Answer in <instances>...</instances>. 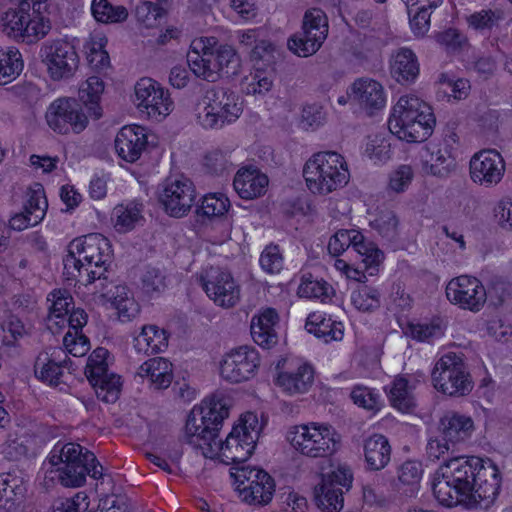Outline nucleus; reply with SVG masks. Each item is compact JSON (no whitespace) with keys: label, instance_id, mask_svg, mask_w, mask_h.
Returning <instances> with one entry per match:
<instances>
[{"label":"nucleus","instance_id":"37998d69","mask_svg":"<svg viewBox=\"0 0 512 512\" xmlns=\"http://www.w3.org/2000/svg\"><path fill=\"white\" fill-rule=\"evenodd\" d=\"M107 37L103 33L90 34L84 43L85 59L89 67L96 72H103L111 66L106 50Z\"/></svg>","mask_w":512,"mask_h":512},{"label":"nucleus","instance_id":"72a5a7b5","mask_svg":"<svg viewBox=\"0 0 512 512\" xmlns=\"http://www.w3.org/2000/svg\"><path fill=\"white\" fill-rule=\"evenodd\" d=\"M169 344V333L155 324H145L132 335L131 347L141 356L164 352Z\"/></svg>","mask_w":512,"mask_h":512},{"label":"nucleus","instance_id":"a18cd8bd","mask_svg":"<svg viewBox=\"0 0 512 512\" xmlns=\"http://www.w3.org/2000/svg\"><path fill=\"white\" fill-rule=\"evenodd\" d=\"M268 424V416L260 411L247 410L241 413L233 423V427L257 445V442Z\"/></svg>","mask_w":512,"mask_h":512},{"label":"nucleus","instance_id":"b1692460","mask_svg":"<svg viewBox=\"0 0 512 512\" xmlns=\"http://www.w3.org/2000/svg\"><path fill=\"white\" fill-rule=\"evenodd\" d=\"M506 173V161L494 148L474 153L468 163L470 181L480 187L492 188L500 184Z\"/></svg>","mask_w":512,"mask_h":512},{"label":"nucleus","instance_id":"ea45409f","mask_svg":"<svg viewBox=\"0 0 512 512\" xmlns=\"http://www.w3.org/2000/svg\"><path fill=\"white\" fill-rule=\"evenodd\" d=\"M364 461L369 470L384 469L391 458V446L388 439L381 434H373L363 443Z\"/></svg>","mask_w":512,"mask_h":512},{"label":"nucleus","instance_id":"dca6fc26","mask_svg":"<svg viewBox=\"0 0 512 512\" xmlns=\"http://www.w3.org/2000/svg\"><path fill=\"white\" fill-rule=\"evenodd\" d=\"M206 437L196 448L205 458L224 464L247 461L256 449V445L233 426L225 439L219 438L218 433Z\"/></svg>","mask_w":512,"mask_h":512},{"label":"nucleus","instance_id":"ddd939ff","mask_svg":"<svg viewBox=\"0 0 512 512\" xmlns=\"http://www.w3.org/2000/svg\"><path fill=\"white\" fill-rule=\"evenodd\" d=\"M232 485L237 497L250 505H267L275 493V481L264 469L255 466L234 468Z\"/></svg>","mask_w":512,"mask_h":512},{"label":"nucleus","instance_id":"bb28decb","mask_svg":"<svg viewBox=\"0 0 512 512\" xmlns=\"http://www.w3.org/2000/svg\"><path fill=\"white\" fill-rule=\"evenodd\" d=\"M361 258L363 270L354 267L345 260L337 258L334 262L335 269L349 280L363 282L366 275H378L383 269L384 253L371 241H367L363 236V240L358 244L355 251Z\"/></svg>","mask_w":512,"mask_h":512},{"label":"nucleus","instance_id":"8fccbe9b","mask_svg":"<svg viewBox=\"0 0 512 512\" xmlns=\"http://www.w3.org/2000/svg\"><path fill=\"white\" fill-rule=\"evenodd\" d=\"M90 10L93 18L103 24L120 23L128 17L125 7L112 5L108 0H92Z\"/></svg>","mask_w":512,"mask_h":512},{"label":"nucleus","instance_id":"79ce46f5","mask_svg":"<svg viewBox=\"0 0 512 512\" xmlns=\"http://www.w3.org/2000/svg\"><path fill=\"white\" fill-rule=\"evenodd\" d=\"M47 301L49 304L48 327L60 330L67 325V316L74 305L73 297L67 290L56 289L52 291Z\"/></svg>","mask_w":512,"mask_h":512},{"label":"nucleus","instance_id":"864d4df0","mask_svg":"<svg viewBox=\"0 0 512 512\" xmlns=\"http://www.w3.org/2000/svg\"><path fill=\"white\" fill-rule=\"evenodd\" d=\"M113 357L106 348L98 347L92 351L87 359L85 375L88 381H95L109 372Z\"/></svg>","mask_w":512,"mask_h":512},{"label":"nucleus","instance_id":"9b49d317","mask_svg":"<svg viewBox=\"0 0 512 512\" xmlns=\"http://www.w3.org/2000/svg\"><path fill=\"white\" fill-rule=\"evenodd\" d=\"M56 456H52L54 464H59L58 479L59 482L68 488H77L84 485L86 476L93 478L102 476L103 468L98 463L95 455L89 451L83 452L79 444L67 443L62 446L58 455V462L54 461Z\"/></svg>","mask_w":512,"mask_h":512},{"label":"nucleus","instance_id":"4d7b16f0","mask_svg":"<svg viewBox=\"0 0 512 512\" xmlns=\"http://www.w3.org/2000/svg\"><path fill=\"white\" fill-rule=\"evenodd\" d=\"M350 302L360 312H373L381 304V296L376 288L362 286L351 293Z\"/></svg>","mask_w":512,"mask_h":512},{"label":"nucleus","instance_id":"aec40b11","mask_svg":"<svg viewBox=\"0 0 512 512\" xmlns=\"http://www.w3.org/2000/svg\"><path fill=\"white\" fill-rule=\"evenodd\" d=\"M329 30L326 14L317 8L305 12L302 33L292 35L287 41L288 49L299 57L315 54L327 38Z\"/></svg>","mask_w":512,"mask_h":512},{"label":"nucleus","instance_id":"7c9ffc66","mask_svg":"<svg viewBox=\"0 0 512 512\" xmlns=\"http://www.w3.org/2000/svg\"><path fill=\"white\" fill-rule=\"evenodd\" d=\"M279 312L269 306L259 308L251 318L250 330L254 342L264 348L270 349L278 342L276 327L279 325Z\"/></svg>","mask_w":512,"mask_h":512},{"label":"nucleus","instance_id":"cd10ccee","mask_svg":"<svg viewBox=\"0 0 512 512\" xmlns=\"http://www.w3.org/2000/svg\"><path fill=\"white\" fill-rule=\"evenodd\" d=\"M16 7L0 13V31L16 42L30 43V0H11Z\"/></svg>","mask_w":512,"mask_h":512},{"label":"nucleus","instance_id":"0e129e2a","mask_svg":"<svg viewBox=\"0 0 512 512\" xmlns=\"http://www.w3.org/2000/svg\"><path fill=\"white\" fill-rule=\"evenodd\" d=\"M411 338L417 341H433L444 334V326L440 320H433L430 323L411 324L406 332Z\"/></svg>","mask_w":512,"mask_h":512},{"label":"nucleus","instance_id":"20e7f679","mask_svg":"<svg viewBox=\"0 0 512 512\" xmlns=\"http://www.w3.org/2000/svg\"><path fill=\"white\" fill-rule=\"evenodd\" d=\"M187 62L195 76L208 82L229 79L241 71V57L236 49L221 44L214 36L195 37L189 46Z\"/></svg>","mask_w":512,"mask_h":512},{"label":"nucleus","instance_id":"09e8293b","mask_svg":"<svg viewBox=\"0 0 512 512\" xmlns=\"http://www.w3.org/2000/svg\"><path fill=\"white\" fill-rule=\"evenodd\" d=\"M231 207V201L225 193L209 192L200 199L199 213L210 219H223Z\"/></svg>","mask_w":512,"mask_h":512},{"label":"nucleus","instance_id":"58836bf2","mask_svg":"<svg viewBox=\"0 0 512 512\" xmlns=\"http://www.w3.org/2000/svg\"><path fill=\"white\" fill-rule=\"evenodd\" d=\"M137 375L154 389H166L173 380V365L163 357H154L143 362Z\"/></svg>","mask_w":512,"mask_h":512},{"label":"nucleus","instance_id":"052dcab7","mask_svg":"<svg viewBox=\"0 0 512 512\" xmlns=\"http://www.w3.org/2000/svg\"><path fill=\"white\" fill-rule=\"evenodd\" d=\"M364 156L375 165L387 163L392 156L389 140L383 136L369 138L364 148Z\"/></svg>","mask_w":512,"mask_h":512},{"label":"nucleus","instance_id":"c85d7f7f","mask_svg":"<svg viewBox=\"0 0 512 512\" xmlns=\"http://www.w3.org/2000/svg\"><path fill=\"white\" fill-rule=\"evenodd\" d=\"M148 146V132L145 127L130 124L123 126L116 134L114 148L117 156L127 162H137Z\"/></svg>","mask_w":512,"mask_h":512},{"label":"nucleus","instance_id":"4be33fe9","mask_svg":"<svg viewBox=\"0 0 512 512\" xmlns=\"http://www.w3.org/2000/svg\"><path fill=\"white\" fill-rule=\"evenodd\" d=\"M39 56L54 80L72 77L79 67L76 46L67 39L46 42L41 47Z\"/></svg>","mask_w":512,"mask_h":512},{"label":"nucleus","instance_id":"c03bdc74","mask_svg":"<svg viewBox=\"0 0 512 512\" xmlns=\"http://www.w3.org/2000/svg\"><path fill=\"white\" fill-rule=\"evenodd\" d=\"M265 36L266 31L262 28L240 29L235 32L239 44L251 48V57L254 59H265L274 51L273 44Z\"/></svg>","mask_w":512,"mask_h":512},{"label":"nucleus","instance_id":"f03ea898","mask_svg":"<svg viewBox=\"0 0 512 512\" xmlns=\"http://www.w3.org/2000/svg\"><path fill=\"white\" fill-rule=\"evenodd\" d=\"M105 90L106 83L100 76H88L79 84L78 98L59 97L49 105L46 112L48 126L59 134L84 131L90 120L103 117Z\"/></svg>","mask_w":512,"mask_h":512},{"label":"nucleus","instance_id":"c756f323","mask_svg":"<svg viewBox=\"0 0 512 512\" xmlns=\"http://www.w3.org/2000/svg\"><path fill=\"white\" fill-rule=\"evenodd\" d=\"M29 475L21 470L0 474V510L18 512L24 505Z\"/></svg>","mask_w":512,"mask_h":512},{"label":"nucleus","instance_id":"4468645a","mask_svg":"<svg viewBox=\"0 0 512 512\" xmlns=\"http://www.w3.org/2000/svg\"><path fill=\"white\" fill-rule=\"evenodd\" d=\"M133 103L141 114L155 122L164 121L175 109L169 90L149 77L135 83Z\"/></svg>","mask_w":512,"mask_h":512},{"label":"nucleus","instance_id":"338daca9","mask_svg":"<svg viewBox=\"0 0 512 512\" xmlns=\"http://www.w3.org/2000/svg\"><path fill=\"white\" fill-rule=\"evenodd\" d=\"M369 224L383 237L392 238L396 233L398 221L392 211L381 210L369 213Z\"/></svg>","mask_w":512,"mask_h":512},{"label":"nucleus","instance_id":"6ab92c4d","mask_svg":"<svg viewBox=\"0 0 512 512\" xmlns=\"http://www.w3.org/2000/svg\"><path fill=\"white\" fill-rule=\"evenodd\" d=\"M261 366V356L250 345H241L225 352L219 361V374L231 384L254 379Z\"/></svg>","mask_w":512,"mask_h":512},{"label":"nucleus","instance_id":"f3484780","mask_svg":"<svg viewBox=\"0 0 512 512\" xmlns=\"http://www.w3.org/2000/svg\"><path fill=\"white\" fill-rule=\"evenodd\" d=\"M206 296L217 306L231 309L241 300V286L232 273L220 267H206L197 275Z\"/></svg>","mask_w":512,"mask_h":512},{"label":"nucleus","instance_id":"1a4fd4ad","mask_svg":"<svg viewBox=\"0 0 512 512\" xmlns=\"http://www.w3.org/2000/svg\"><path fill=\"white\" fill-rule=\"evenodd\" d=\"M318 476L313 490L316 506L323 512H340L344 507L343 490H350L354 479L351 467L329 460L320 467Z\"/></svg>","mask_w":512,"mask_h":512},{"label":"nucleus","instance_id":"2f4dec72","mask_svg":"<svg viewBox=\"0 0 512 512\" xmlns=\"http://www.w3.org/2000/svg\"><path fill=\"white\" fill-rule=\"evenodd\" d=\"M268 186V176L252 165L239 168L233 179V188L243 200H254L264 196Z\"/></svg>","mask_w":512,"mask_h":512},{"label":"nucleus","instance_id":"69168bd1","mask_svg":"<svg viewBox=\"0 0 512 512\" xmlns=\"http://www.w3.org/2000/svg\"><path fill=\"white\" fill-rule=\"evenodd\" d=\"M272 87V77L263 71H255L251 78L246 77L241 82V89L247 95H265Z\"/></svg>","mask_w":512,"mask_h":512},{"label":"nucleus","instance_id":"de8ad7c7","mask_svg":"<svg viewBox=\"0 0 512 512\" xmlns=\"http://www.w3.org/2000/svg\"><path fill=\"white\" fill-rule=\"evenodd\" d=\"M423 476L422 464L418 461H407L398 471V492L407 496H416L420 489Z\"/></svg>","mask_w":512,"mask_h":512},{"label":"nucleus","instance_id":"9d476101","mask_svg":"<svg viewBox=\"0 0 512 512\" xmlns=\"http://www.w3.org/2000/svg\"><path fill=\"white\" fill-rule=\"evenodd\" d=\"M231 406L230 400L222 396L207 397L194 406L185 425L186 441L197 447L206 436L218 433L223 421L229 417Z\"/></svg>","mask_w":512,"mask_h":512},{"label":"nucleus","instance_id":"2eb2a0df","mask_svg":"<svg viewBox=\"0 0 512 512\" xmlns=\"http://www.w3.org/2000/svg\"><path fill=\"white\" fill-rule=\"evenodd\" d=\"M314 380L313 366L301 358L285 356L275 364L273 383L287 396L294 397L308 393Z\"/></svg>","mask_w":512,"mask_h":512},{"label":"nucleus","instance_id":"6e6552de","mask_svg":"<svg viewBox=\"0 0 512 512\" xmlns=\"http://www.w3.org/2000/svg\"><path fill=\"white\" fill-rule=\"evenodd\" d=\"M243 110V101L236 92L224 88L210 89L195 105L194 119L203 129H221L236 122Z\"/></svg>","mask_w":512,"mask_h":512},{"label":"nucleus","instance_id":"c9c22d12","mask_svg":"<svg viewBox=\"0 0 512 512\" xmlns=\"http://www.w3.org/2000/svg\"><path fill=\"white\" fill-rule=\"evenodd\" d=\"M305 329L325 343L341 341L344 337V323L332 315L315 311L307 316Z\"/></svg>","mask_w":512,"mask_h":512},{"label":"nucleus","instance_id":"473e14b6","mask_svg":"<svg viewBox=\"0 0 512 512\" xmlns=\"http://www.w3.org/2000/svg\"><path fill=\"white\" fill-rule=\"evenodd\" d=\"M389 73L402 86L414 84L420 75V64L416 54L409 48L394 50L388 61Z\"/></svg>","mask_w":512,"mask_h":512},{"label":"nucleus","instance_id":"5701e85b","mask_svg":"<svg viewBox=\"0 0 512 512\" xmlns=\"http://www.w3.org/2000/svg\"><path fill=\"white\" fill-rule=\"evenodd\" d=\"M196 196V188L189 179L176 177L167 179L160 186L158 201L168 216L182 218L191 211Z\"/></svg>","mask_w":512,"mask_h":512},{"label":"nucleus","instance_id":"680f3d73","mask_svg":"<svg viewBox=\"0 0 512 512\" xmlns=\"http://www.w3.org/2000/svg\"><path fill=\"white\" fill-rule=\"evenodd\" d=\"M327 122V113L319 104L303 106L299 117V126L305 131H316Z\"/></svg>","mask_w":512,"mask_h":512},{"label":"nucleus","instance_id":"603ef678","mask_svg":"<svg viewBox=\"0 0 512 512\" xmlns=\"http://www.w3.org/2000/svg\"><path fill=\"white\" fill-rule=\"evenodd\" d=\"M363 236L362 232L356 228L339 229L329 238L328 251L334 256L343 254L350 246L356 251Z\"/></svg>","mask_w":512,"mask_h":512},{"label":"nucleus","instance_id":"13d9d810","mask_svg":"<svg viewBox=\"0 0 512 512\" xmlns=\"http://www.w3.org/2000/svg\"><path fill=\"white\" fill-rule=\"evenodd\" d=\"M414 177L415 172L411 165H397L388 174L387 189L396 194L404 193L409 189Z\"/></svg>","mask_w":512,"mask_h":512},{"label":"nucleus","instance_id":"a19ab883","mask_svg":"<svg viewBox=\"0 0 512 512\" xmlns=\"http://www.w3.org/2000/svg\"><path fill=\"white\" fill-rule=\"evenodd\" d=\"M143 221V207L140 203L128 202L117 205L112 210L111 224L117 233H128L142 225Z\"/></svg>","mask_w":512,"mask_h":512},{"label":"nucleus","instance_id":"3c124183","mask_svg":"<svg viewBox=\"0 0 512 512\" xmlns=\"http://www.w3.org/2000/svg\"><path fill=\"white\" fill-rule=\"evenodd\" d=\"M350 399L359 408L373 413H378L384 407L380 392L375 388L361 384L354 385L351 388Z\"/></svg>","mask_w":512,"mask_h":512},{"label":"nucleus","instance_id":"393cba45","mask_svg":"<svg viewBox=\"0 0 512 512\" xmlns=\"http://www.w3.org/2000/svg\"><path fill=\"white\" fill-rule=\"evenodd\" d=\"M419 167L424 176L445 180L457 171L455 151L447 143L430 142L420 151Z\"/></svg>","mask_w":512,"mask_h":512},{"label":"nucleus","instance_id":"e2e57ef3","mask_svg":"<svg viewBox=\"0 0 512 512\" xmlns=\"http://www.w3.org/2000/svg\"><path fill=\"white\" fill-rule=\"evenodd\" d=\"M52 9L49 0H34V37H44L50 31Z\"/></svg>","mask_w":512,"mask_h":512},{"label":"nucleus","instance_id":"412c9836","mask_svg":"<svg viewBox=\"0 0 512 512\" xmlns=\"http://www.w3.org/2000/svg\"><path fill=\"white\" fill-rule=\"evenodd\" d=\"M388 94L379 81L364 77L356 79L344 95L337 98V103L345 106L355 103L367 115L372 116L383 111L387 106Z\"/></svg>","mask_w":512,"mask_h":512},{"label":"nucleus","instance_id":"f8f14e48","mask_svg":"<svg viewBox=\"0 0 512 512\" xmlns=\"http://www.w3.org/2000/svg\"><path fill=\"white\" fill-rule=\"evenodd\" d=\"M431 380L438 392L450 397H464L474 387L465 363L455 353H447L436 362Z\"/></svg>","mask_w":512,"mask_h":512},{"label":"nucleus","instance_id":"a878e982","mask_svg":"<svg viewBox=\"0 0 512 512\" xmlns=\"http://www.w3.org/2000/svg\"><path fill=\"white\" fill-rule=\"evenodd\" d=\"M446 297L462 309L478 312L484 307L487 292L479 279L462 275L447 283Z\"/></svg>","mask_w":512,"mask_h":512},{"label":"nucleus","instance_id":"7ed1b4c3","mask_svg":"<svg viewBox=\"0 0 512 512\" xmlns=\"http://www.w3.org/2000/svg\"><path fill=\"white\" fill-rule=\"evenodd\" d=\"M113 261L110 240L101 233H88L69 242L62 256V275L66 281L88 286L106 279Z\"/></svg>","mask_w":512,"mask_h":512},{"label":"nucleus","instance_id":"39448f33","mask_svg":"<svg viewBox=\"0 0 512 512\" xmlns=\"http://www.w3.org/2000/svg\"><path fill=\"white\" fill-rule=\"evenodd\" d=\"M387 125L398 140L421 143L432 135L436 118L426 101L413 93H405L391 106Z\"/></svg>","mask_w":512,"mask_h":512},{"label":"nucleus","instance_id":"0eeeda50","mask_svg":"<svg viewBox=\"0 0 512 512\" xmlns=\"http://www.w3.org/2000/svg\"><path fill=\"white\" fill-rule=\"evenodd\" d=\"M302 176L311 194L326 196L349 183L350 170L346 158L341 153L326 150L313 153L305 161Z\"/></svg>","mask_w":512,"mask_h":512},{"label":"nucleus","instance_id":"e433bc0d","mask_svg":"<svg viewBox=\"0 0 512 512\" xmlns=\"http://www.w3.org/2000/svg\"><path fill=\"white\" fill-rule=\"evenodd\" d=\"M62 354L58 349H51L37 356V369L34 373L39 380L51 386H56L62 381L65 371L69 370V361L66 357L61 359Z\"/></svg>","mask_w":512,"mask_h":512},{"label":"nucleus","instance_id":"f704fd0d","mask_svg":"<svg viewBox=\"0 0 512 512\" xmlns=\"http://www.w3.org/2000/svg\"><path fill=\"white\" fill-rule=\"evenodd\" d=\"M415 388L411 377L399 375L384 387V392L392 408L408 414L416 407Z\"/></svg>","mask_w":512,"mask_h":512},{"label":"nucleus","instance_id":"4c0bfd02","mask_svg":"<svg viewBox=\"0 0 512 512\" xmlns=\"http://www.w3.org/2000/svg\"><path fill=\"white\" fill-rule=\"evenodd\" d=\"M439 431L450 442L457 443L472 437L476 431V424L469 415L449 412L440 419Z\"/></svg>","mask_w":512,"mask_h":512},{"label":"nucleus","instance_id":"6e6d98bb","mask_svg":"<svg viewBox=\"0 0 512 512\" xmlns=\"http://www.w3.org/2000/svg\"><path fill=\"white\" fill-rule=\"evenodd\" d=\"M22 69L23 61L18 50L0 48V85L13 81Z\"/></svg>","mask_w":512,"mask_h":512},{"label":"nucleus","instance_id":"f257e3e1","mask_svg":"<svg viewBox=\"0 0 512 512\" xmlns=\"http://www.w3.org/2000/svg\"><path fill=\"white\" fill-rule=\"evenodd\" d=\"M501 474L489 458L459 456L442 463L431 475L436 500L443 506L462 505L467 509H487L497 498Z\"/></svg>","mask_w":512,"mask_h":512},{"label":"nucleus","instance_id":"a211bd4d","mask_svg":"<svg viewBox=\"0 0 512 512\" xmlns=\"http://www.w3.org/2000/svg\"><path fill=\"white\" fill-rule=\"evenodd\" d=\"M91 301L96 307L113 311L115 317L123 323L131 322L141 311L132 290L125 284L101 283L100 288L92 294Z\"/></svg>","mask_w":512,"mask_h":512},{"label":"nucleus","instance_id":"bf43d9fd","mask_svg":"<svg viewBox=\"0 0 512 512\" xmlns=\"http://www.w3.org/2000/svg\"><path fill=\"white\" fill-rule=\"evenodd\" d=\"M333 293V288L327 282L311 278H303L297 290L300 297L320 302L329 301Z\"/></svg>","mask_w":512,"mask_h":512},{"label":"nucleus","instance_id":"49530a36","mask_svg":"<svg viewBox=\"0 0 512 512\" xmlns=\"http://www.w3.org/2000/svg\"><path fill=\"white\" fill-rule=\"evenodd\" d=\"M470 83L467 79L456 78L448 73H443L437 80V96L447 102L461 101L470 93Z\"/></svg>","mask_w":512,"mask_h":512},{"label":"nucleus","instance_id":"774afa93","mask_svg":"<svg viewBox=\"0 0 512 512\" xmlns=\"http://www.w3.org/2000/svg\"><path fill=\"white\" fill-rule=\"evenodd\" d=\"M493 217L499 228L512 232V195H505L497 201Z\"/></svg>","mask_w":512,"mask_h":512},{"label":"nucleus","instance_id":"5fc2aeb1","mask_svg":"<svg viewBox=\"0 0 512 512\" xmlns=\"http://www.w3.org/2000/svg\"><path fill=\"white\" fill-rule=\"evenodd\" d=\"M90 384L93 386L97 397L106 403L115 402L122 387L120 376L114 373H108L95 379V381H90Z\"/></svg>","mask_w":512,"mask_h":512},{"label":"nucleus","instance_id":"423d86ee","mask_svg":"<svg viewBox=\"0 0 512 512\" xmlns=\"http://www.w3.org/2000/svg\"><path fill=\"white\" fill-rule=\"evenodd\" d=\"M289 449L307 459L330 458L342 448V435L325 421H306L289 425L284 434Z\"/></svg>","mask_w":512,"mask_h":512}]
</instances>
